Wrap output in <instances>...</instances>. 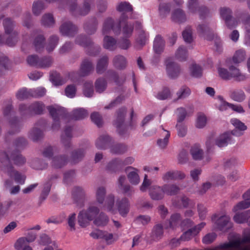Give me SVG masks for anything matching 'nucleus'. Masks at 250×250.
Returning <instances> with one entry per match:
<instances>
[{
    "label": "nucleus",
    "mask_w": 250,
    "mask_h": 250,
    "mask_svg": "<svg viewBox=\"0 0 250 250\" xmlns=\"http://www.w3.org/2000/svg\"><path fill=\"white\" fill-rule=\"evenodd\" d=\"M117 10L123 14L120 17L119 22L114 24L113 20L111 18H107L104 22L103 27V34H106L113 31L115 34H118L120 31L121 25L125 23L127 17L125 14L127 12H131L132 10V6L127 2H122L117 6Z\"/></svg>",
    "instance_id": "f257e3e1"
},
{
    "label": "nucleus",
    "mask_w": 250,
    "mask_h": 250,
    "mask_svg": "<svg viewBox=\"0 0 250 250\" xmlns=\"http://www.w3.org/2000/svg\"><path fill=\"white\" fill-rule=\"evenodd\" d=\"M104 210L115 214L118 210L120 214L123 216H126L129 211L130 203L127 198L124 197L122 199L116 200V206L115 205V197L113 194H109L106 197L104 204L103 205Z\"/></svg>",
    "instance_id": "f03ea898"
},
{
    "label": "nucleus",
    "mask_w": 250,
    "mask_h": 250,
    "mask_svg": "<svg viewBox=\"0 0 250 250\" xmlns=\"http://www.w3.org/2000/svg\"><path fill=\"white\" fill-rule=\"evenodd\" d=\"M10 161L8 155L2 153L0 155V169L10 177H14L15 181L20 184H23L25 177L15 170L10 166Z\"/></svg>",
    "instance_id": "7ed1b4c3"
},
{
    "label": "nucleus",
    "mask_w": 250,
    "mask_h": 250,
    "mask_svg": "<svg viewBox=\"0 0 250 250\" xmlns=\"http://www.w3.org/2000/svg\"><path fill=\"white\" fill-rule=\"evenodd\" d=\"M100 208L94 205H90L86 209L81 211L78 216V222L79 225L86 227L89 222L96 219L100 213Z\"/></svg>",
    "instance_id": "20e7f679"
},
{
    "label": "nucleus",
    "mask_w": 250,
    "mask_h": 250,
    "mask_svg": "<svg viewBox=\"0 0 250 250\" xmlns=\"http://www.w3.org/2000/svg\"><path fill=\"white\" fill-rule=\"evenodd\" d=\"M78 0H71L70 10L75 15L85 16L87 15L95 6V0H83L82 5H78Z\"/></svg>",
    "instance_id": "39448f33"
},
{
    "label": "nucleus",
    "mask_w": 250,
    "mask_h": 250,
    "mask_svg": "<svg viewBox=\"0 0 250 250\" xmlns=\"http://www.w3.org/2000/svg\"><path fill=\"white\" fill-rule=\"evenodd\" d=\"M197 30L200 36L203 37L206 40L210 41L214 39L216 51L219 52L222 51V43L220 39L218 38L217 36L213 34L207 24L203 23L198 25Z\"/></svg>",
    "instance_id": "423d86ee"
},
{
    "label": "nucleus",
    "mask_w": 250,
    "mask_h": 250,
    "mask_svg": "<svg viewBox=\"0 0 250 250\" xmlns=\"http://www.w3.org/2000/svg\"><path fill=\"white\" fill-rule=\"evenodd\" d=\"M5 30V35L3 38L6 39L5 43L9 46L14 45L17 42V33L13 30L15 24L10 19L6 18L3 22Z\"/></svg>",
    "instance_id": "0eeeda50"
},
{
    "label": "nucleus",
    "mask_w": 250,
    "mask_h": 250,
    "mask_svg": "<svg viewBox=\"0 0 250 250\" xmlns=\"http://www.w3.org/2000/svg\"><path fill=\"white\" fill-rule=\"evenodd\" d=\"M47 109L53 120L52 128L53 130H58L60 127V120L64 116V109L57 105L49 106Z\"/></svg>",
    "instance_id": "6e6552de"
},
{
    "label": "nucleus",
    "mask_w": 250,
    "mask_h": 250,
    "mask_svg": "<svg viewBox=\"0 0 250 250\" xmlns=\"http://www.w3.org/2000/svg\"><path fill=\"white\" fill-rule=\"evenodd\" d=\"M26 62L30 66L41 68L50 67L53 62L52 59L49 57L39 59L37 55H35L28 56L26 59Z\"/></svg>",
    "instance_id": "1a4fd4ad"
},
{
    "label": "nucleus",
    "mask_w": 250,
    "mask_h": 250,
    "mask_svg": "<svg viewBox=\"0 0 250 250\" xmlns=\"http://www.w3.org/2000/svg\"><path fill=\"white\" fill-rule=\"evenodd\" d=\"M246 242H250V235L247 236L243 239H236L228 243H225L220 245L221 249L234 248L237 250H250V245L242 247L241 245Z\"/></svg>",
    "instance_id": "9d476101"
},
{
    "label": "nucleus",
    "mask_w": 250,
    "mask_h": 250,
    "mask_svg": "<svg viewBox=\"0 0 250 250\" xmlns=\"http://www.w3.org/2000/svg\"><path fill=\"white\" fill-rule=\"evenodd\" d=\"M135 159L131 156L125 158L124 160L116 158L111 160L107 166V169L110 171H116L118 169L125 165L132 164Z\"/></svg>",
    "instance_id": "9b49d317"
},
{
    "label": "nucleus",
    "mask_w": 250,
    "mask_h": 250,
    "mask_svg": "<svg viewBox=\"0 0 250 250\" xmlns=\"http://www.w3.org/2000/svg\"><path fill=\"white\" fill-rule=\"evenodd\" d=\"M166 69L167 76L172 79L177 77L180 73L179 66L171 59H167L165 61Z\"/></svg>",
    "instance_id": "f8f14e48"
},
{
    "label": "nucleus",
    "mask_w": 250,
    "mask_h": 250,
    "mask_svg": "<svg viewBox=\"0 0 250 250\" xmlns=\"http://www.w3.org/2000/svg\"><path fill=\"white\" fill-rule=\"evenodd\" d=\"M220 15L225 20L227 26L229 28H233L238 25V21L232 18L231 11L229 8L223 7L220 9Z\"/></svg>",
    "instance_id": "ddd939ff"
},
{
    "label": "nucleus",
    "mask_w": 250,
    "mask_h": 250,
    "mask_svg": "<svg viewBox=\"0 0 250 250\" xmlns=\"http://www.w3.org/2000/svg\"><path fill=\"white\" fill-rule=\"evenodd\" d=\"M126 109L125 107L120 108L116 112L115 119L113 121V125L117 128L119 133L122 134L121 129L124 126L125 116Z\"/></svg>",
    "instance_id": "4468645a"
},
{
    "label": "nucleus",
    "mask_w": 250,
    "mask_h": 250,
    "mask_svg": "<svg viewBox=\"0 0 250 250\" xmlns=\"http://www.w3.org/2000/svg\"><path fill=\"white\" fill-rule=\"evenodd\" d=\"M188 11L190 14H198L201 17L203 13H206L208 9L204 6H200L197 0H189L188 3Z\"/></svg>",
    "instance_id": "2eb2a0df"
},
{
    "label": "nucleus",
    "mask_w": 250,
    "mask_h": 250,
    "mask_svg": "<svg viewBox=\"0 0 250 250\" xmlns=\"http://www.w3.org/2000/svg\"><path fill=\"white\" fill-rule=\"evenodd\" d=\"M45 109L44 105L39 102L32 104L30 106H27L25 105H21L19 109L21 111H26L27 112L41 114Z\"/></svg>",
    "instance_id": "dca6fc26"
},
{
    "label": "nucleus",
    "mask_w": 250,
    "mask_h": 250,
    "mask_svg": "<svg viewBox=\"0 0 250 250\" xmlns=\"http://www.w3.org/2000/svg\"><path fill=\"white\" fill-rule=\"evenodd\" d=\"M77 27L70 21H65L60 27L61 33L68 37L73 36L77 32Z\"/></svg>",
    "instance_id": "f3484780"
},
{
    "label": "nucleus",
    "mask_w": 250,
    "mask_h": 250,
    "mask_svg": "<svg viewBox=\"0 0 250 250\" xmlns=\"http://www.w3.org/2000/svg\"><path fill=\"white\" fill-rule=\"evenodd\" d=\"M185 174L179 170H170L165 173L162 179L165 182H168L171 180H181L185 178Z\"/></svg>",
    "instance_id": "a211bd4d"
},
{
    "label": "nucleus",
    "mask_w": 250,
    "mask_h": 250,
    "mask_svg": "<svg viewBox=\"0 0 250 250\" xmlns=\"http://www.w3.org/2000/svg\"><path fill=\"white\" fill-rule=\"evenodd\" d=\"M2 153H6L7 154L9 158L10 166L11 165V160H13L14 164L17 166H21L23 165L25 162V159L17 151H11L8 150L7 151H2L0 153V155Z\"/></svg>",
    "instance_id": "6ab92c4d"
},
{
    "label": "nucleus",
    "mask_w": 250,
    "mask_h": 250,
    "mask_svg": "<svg viewBox=\"0 0 250 250\" xmlns=\"http://www.w3.org/2000/svg\"><path fill=\"white\" fill-rule=\"evenodd\" d=\"M233 141L232 135L230 132H225L216 138L215 144L219 147H222L226 146Z\"/></svg>",
    "instance_id": "aec40b11"
},
{
    "label": "nucleus",
    "mask_w": 250,
    "mask_h": 250,
    "mask_svg": "<svg viewBox=\"0 0 250 250\" xmlns=\"http://www.w3.org/2000/svg\"><path fill=\"white\" fill-rule=\"evenodd\" d=\"M212 220L215 221V224L218 226V229H223L226 227V229H229L231 227L230 223V217L226 215L218 217L216 214L212 217Z\"/></svg>",
    "instance_id": "412c9836"
},
{
    "label": "nucleus",
    "mask_w": 250,
    "mask_h": 250,
    "mask_svg": "<svg viewBox=\"0 0 250 250\" xmlns=\"http://www.w3.org/2000/svg\"><path fill=\"white\" fill-rule=\"evenodd\" d=\"M127 178L129 182L134 185H138L140 181L139 176V170L132 167H128L125 169Z\"/></svg>",
    "instance_id": "4be33fe9"
},
{
    "label": "nucleus",
    "mask_w": 250,
    "mask_h": 250,
    "mask_svg": "<svg viewBox=\"0 0 250 250\" xmlns=\"http://www.w3.org/2000/svg\"><path fill=\"white\" fill-rule=\"evenodd\" d=\"M230 123L235 128L230 132L232 135L241 136L243 134V131L247 129V126L245 124L236 118L232 119Z\"/></svg>",
    "instance_id": "5701e85b"
},
{
    "label": "nucleus",
    "mask_w": 250,
    "mask_h": 250,
    "mask_svg": "<svg viewBox=\"0 0 250 250\" xmlns=\"http://www.w3.org/2000/svg\"><path fill=\"white\" fill-rule=\"evenodd\" d=\"M149 194L152 200H160L164 198L165 192L163 187L152 186L149 189Z\"/></svg>",
    "instance_id": "b1692460"
},
{
    "label": "nucleus",
    "mask_w": 250,
    "mask_h": 250,
    "mask_svg": "<svg viewBox=\"0 0 250 250\" xmlns=\"http://www.w3.org/2000/svg\"><path fill=\"white\" fill-rule=\"evenodd\" d=\"M244 201L239 202L233 208L234 212L239 210L246 209L250 206V189L243 195Z\"/></svg>",
    "instance_id": "393cba45"
},
{
    "label": "nucleus",
    "mask_w": 250,
    "mask_h": 250,
    "mask_svg": "<svg viewBox=\"0 0 250 250\" xmlns=\"http://www.w3.org/2000/svg\"><path fill=\"white\" fill-rule=\"evenodd\" d=\"M165 42L160 35L156 36L153 42V50L157 54H160L164 50Z\"/></svg>",
    "instance_id": "a878e982"
},
{
    "label": "nucleus",
    "mask_w": 250,
    "mask_h": 250,
    "mask_svg": "<svg viewBox=\"0 0 250 250\" xmlns=\"http://www.w3.org/2000/svg\"><path fill=\"white\" fill-rule=\"evenodd\" d=\"M72 137V128L67 127L61 136L62 142L66 148L71 147L70 139Z\"/></svg>",
    "instance_id": "bb28decb"
},
{
    "label": "nucleus",
    "mask_w": 250,
    "mask_h": 250,
    "mask_svg": "<svg viewBox=\"0 0 250 250\" xmlns=\"http://www.w3.org/2000/svg\"><path fill=\"white\" fill-rule=\"evenodd\" d=\"M106 194V190L104 187H98L95 191V198L97 202L99 204H104L106 199V198H105Z\"/></svg>",
    "instance_id": "cd10ccee"
},
{
    "label": "nucleus",
    "mask_w": 250,
    "mask_h": 250,
    "mask_svg": "<svg viewBox=\"0 0 250 250\" xmlns=\"http://www.w3.org/2000/svg\"><path fill=\"white\" fill-rule=\"evenodd\" d=\"M171 20L175 22H183L186 20V15L182 10L177 9L172 13Z\"/></svg>",
    "instance_id": "c85d7f7f"
},
{
    "label": "nucleus",
    "mask_w": 250,
    "mask_h": 250,
    "mask_svg": "<svg viewBox=\"0 0 250 250\" xmlns=\"http://www.w3.org/2000/svg\"><path fill=\"white\" fill-rule=\"evenodd\" d=\"M229 96L233 100L239 103L243 102L246 98L244 91L241 89L230 91Z\"/></svg>",
    "instance_id": "c756f323"
},
{
    "label": "nucleus",
    "mask_w": 250,
    "mask_h": 250,
    "mask_svg": "<svg viewBox=\"0 0 250 250\" xmlns=\"http://www.w3.org/2000/svg\"><path fill=\"white\" fill-rule=\"evenodd\" d=\"M103 46L106 49L113 50L116 47V41L111 37L105 36L103 40Z\"/></svg>",
    "instance_id": "7c9ffc66"
},
{
    "label": "nucleus",
    "mask_w": 250,
    "mask_h": 250,
    "mask_svg": "<svg viewBox=\"0 0 250 250\" xmlns=\"http://www.w3.org/2000/svg\"><path fill=\"white\" fill-rule=\"evenodd\" d=\"M111 141L110 137L107 135L100 136L96 142V146L98 149H105Z\"/></svg>",
    "instance_id": "2f4dec72"
},
{
    "label": "nucleus",
    "mask_w": 250,
    "mask_h": 250,
    "mask_svg": "<svg viewBox=\"0 0 250 250\" xmlns=\"http://www.w3.org/2000/svg\"><path fill=\"white\" fill-rule=\"evenodd\" d=\"M114 66L119 69H124L126 66L125 58L121 55H118L114 57L113 61Z\"/></svg>",
    "instance_id": "473e14b6"
},
{
    "label": "nucleus",
    "mask_w": 250,
    "mask_h": 250,
    "mask_svg": "<svg viewBox=\"0 0 250 250\" xmlns=\"http://www.w3.org/2000/svg\"><path fill=\"white\" fill-rule=\"evenodd\" d=\"M191 93L190 89L187 87L183 86L180 88L176 93L177 97L173 101L176 102L180 99H184L189 96Z\"/></svg>",
    "instance_id": "72a5a7b5"
},
{
    "label": "nucleus",
    "mask_w": 250,
    "mask_h": 250,
    "mask_svg": "<svg viewBox=\"0 0 250 250\" xmlns=\"http://www.w3.org/2000/svg\"><path fill=\"white\" fill-rule=\"evenodd\" d=\"M229 73H230V79L232 78H235L238 81H243L245 79L246 77L242 74L239 69L234 66L229 67Z\"/></svg>",
    "instance_id": "f704fd0d"
},
{
    "label": "nucleus",
    "mask_w": 250,
    "mask_h": 250,
    "mask_svg": "<svg viewBox=\"0 0 250 250\" xmlns=\"http://www.w3.org/2000/svg\"><path fill=\"white\" fill-rule=\"evenodd\" d=\"M93 69L91 62L87 60H84L81 64L80 69L81 75L85 76L88 74Z\"/></svg>",
    "instance_id": "c9c22d12"
},
{
    "label": "nucleus",
    "mask_w": 250,
    "mask_h": 250,
    "mask_svg": "<svg viewBox=\"0 0 250 250\" xmlns=\"http://www.w3.org/2000/svg\"><path fill=\"white\" fill-rule=\"evenodd\" d=\"M246 57V51L244 49H240L237 50L234 53L232 61L235 63H239L243 62Z\"/></svg>",
    "instance_id": "e433bc0d"
},
{
    "label": "nucleus",
    "mask_w": 250,
    "mask_h": 250,
    "mask_svg": "<svg viewBox=\"0 0 250 250\" xmlns=\"http://www.w3.org/2000/svg\"><path fill=\"white\" fill-rule=\"evenodd\" d=\"M158 10L160 17L162 19L165 18L169 14L170 4L167 3H160Z\"/></svg>",
    "instance_id": "4c0bfd02"
},
{
    "label": "nucleus",
    "mask_w": 250,
    "mask_h": 250,
    "mask_svg": "<svg viewBox=\"0 0 250 250\" xmlns=\"http://www.w3.org/2000/svg\"><path fill=\"white\" fill-rule=\"evenodd\" d=\"M42 24L46 27L52 26L55 23V20L53 16L51 13L44 14L41 20Z\"/></svg>",
    "instance_id": "58836bf2"
},
{
    "label": "nucleus",
    "mask_w": 250,
    "mask_h": 250,
    "mask_svg": "<svg viewBox=\"0 0 250 250\" xmlns=\"http://www.w3.org/2000/svg\"><path fill=\"white\" fill-rule=\"evenodd\" d=\"M165 194L168 195H173L177 194L179 191V188L174 184L165 185L163 186Z\"/></svg>",
    "instance_id": "ea45409f"
},
{
    "label": "nucleus",
    "mask_w": 250,
    "mask_h": 250,
    "mask_svg": "<svg viewBox=\"0 0 250 250\" xmlns=\"http://www.w3.org/2000/svg\"><path fill=\"white\" fill-rule=\"evenodd\" d=\"M190 154L193 159L199 160L202 158L203 151L199 146L195 145L191 148Z\"/></svg>",
    "instance_id": "a19ab883"
},
{
    "label": "nucleus",
    "mask_w": 250,
    "mask_h": 250,
    "mask_svg": "<svg viewBox=\"0 0 250 250\" xmlns=\"http://www.w3.org/2000/svg\"><path fill=\"white\" fill-rule=\"evenodd\" d=\"M45 8L44 4L42 1L38 0L34 1L32 5L33 13L35 15L38 16Z\"/></svg>",
    "instance_id": "79ce46f5"
},
{
    "label": "nucleus",
    "mask_w": 250,
    "mask_h": 250,
    "mask_svg": "<svg viewBox=\"0 0 250 250\" xmlns=\"http://www.w3.org/2000/svg\"><path fill=\"white\" fill-rule=\"evenodd\" d=\"M163 129L164 130L163 134L164 136V138L163 139H158L157 141V145L161 148L164 149L167 147L168 144L170 134L168 131L165 130L164 128H163Z\"/></svg>",
    "instance_id": "37998d69"
},
{
    "label": "nucleus",
    "mask_w": 250,
    "mask_h": 250,
    "mask_svg": "<svg viewBox=\"0 0 250 250\" xmlns=\"http://www.w3.org/2000/svg\"><path fill=\"white\" fill-rule=\"evenodd\" d=\"M101 238L104 239L107 244H111L118 239V237L112 233L101 230Z\"/></svg>",
    "instance_id": "c03bdc74"
},
{
    "label": "nucleus",
    "mask_w": 250,
    "mask_h": 250,
    "mask_svg": "<svg viewBox=\"0 0 250 250\" xmlns=\"http://www.w3.org/2000/svg\"><path fill=\"white\" fill-rule=\"evenodd\" d=\"M108 60L106 56H104L99 60L96 68L98 73L101 74L104 72L107 65Z\"/></svg>",
    "instance_id": "a18cd8bd"
},
{
    "label": "nucleus",
    "mask_w": 250,
    "mask_h": 250,
    "mask_svg": "<svg viewBox=\"0 0 250 250\" xmlns=\"http://www.w3.org/2000/svg\"><path fill=\"white\" fill-rule=\"evenodd\" d=\"M108 222V218L104 213L101 212L94 220V223L98 226L106 225Z\"/></svg>",
    "instance_id": "49530a36"
},
{
    "label": "nucleus",
    "mask_w": 250,
    "mask_h": 250,
    "mask_svg": "<svg viewBox=\"0 0 250 250\" xmlns=\"http://www.w3.org/2000/svg\"><path fill=\"white\" fill-rule=\"evenodd\" d=\"M127 146L123 144H116L110 148L111 153L115 154H122L127 151Z\"/></svg>",
    "instance_id": "de8ad7c7"
},
{
    "label": "nucleus",
    "mask_w": 250,
    "mask_h": 250,
    "mask_svg": "<svg viewBox=\"0 0 250 250\" xmlns=\"http://www.w3.org/2000/svg\"><path fill=\"white\" fill-rule=\"evenodd\" d=\"M155 97L159 100H164L171 97V93L169 88H164L162 90L158 92Z\"/></svg>",
    "instance_id": "09e8293b"
},
{
    "label": "nucleus",
    "mask_w": 250,
    "mask_h": 250,
    "mask_svg": "<svg viewBox=\"0 0 250 250\" xmlns=\"http://www.w3.org/2000/svg\"><path fill=\"white\" fill-rule=\"evenodd\" d=\"M59 42V38L56 35L51 36L46 46V50L48 52H51L56 47Z\"/></svg>",
    "instance_id": "8fccbe9b"
},
{
    "label": "nucleus",
    "mask_w": 250,
    "mask_h": 250,
    "mask_svg": "<svg viewBox=\"0 0 250 250\" xmlns=\"http://www.w3.org/2000/svg\"><path fill=\"white\" fill-rule=\"evenodd\" d=\"M44 40V37L42 35L36 37L33 43L37 51H41L43 49Z\"/></svg>",
    "instance_id": "3c124183"
},
{
    "label": "nucleus",
    "mask_w": 250,
    "mask_h": 250,
    "mask_svg": "<svg viewBox=\"0 0 250 250\" xmlns=\"http://www.w3.org/2000/svg\"><path fill=\"white\" fill-rule=\"evenodd\" d=\"M16 97L20 100H23L25 99L32 97V92L31 89L22 88L18 91Z\"/></svg>",
    "instance_id": "603ef678"
},
{
    "label": "nucleus",
    "mask_w": 250,
    "mask_h": 250,
    "mask_svg": "<svg viewBox=\"0 0 250 250\" xmlns=\"http://www.w3.org/2000/svg\"><path fill=\"white\" fill-rule=\"evenodd\" d=\"M250 213L249 211L242 212L240 214H236L233 217V219L237 223H243L248 220Z\"/></svg>",
    "instance_id": "864d4df0"
},
{
    "label": "nucleus",
    "mask_w": 250,
    "mask_h": 250,
    "mask_svg": "<svg viewBox=\"0 0 250 250\" xmlns=\"http://www.w3.org/2000/svg\"><path fill=\"white\" fill-rule=\"evenodd\" d=\"M188 56L187 50L183 46H180L175 53V57L180 61H185Z\"/></svg>",
    "instance_id": "5fc2aeb1"
},
{
    "label": "nucleus",
    "mask_w": 250,
    "mask_h": 250,
    "mask_svg": "<svg viewBox=\"0 0 250 250\" xmlns=\"http://www.w3.org/2000/svg\"><path fill=\"white\" fill-rule=\"evenodd\" d=\"M88 115L87 111L82 108H77L73 110V116L76 120H81Z\"/></svg>",
    "instance_id": "6e6d98bb"
},
{
    "label": "nucleus",
    "mask_w": 250,
    "mask_h": 250,
    "mask_svg": "<svg viewBox=\"0 0 250 250\" xmlns=\"http://www.w3.org/2000/svg\"><path fill=\"white\" fill-rule=\"evenodd\" d=\"M207 124V118L206 116L202 113H199L197 116L195 122V126L198 128L204 127Z\"/></svg>",
    "instance_id": "4d7b16f0"
},
{
    "label": "nucleus",
    "mask_w": 250,
    "mask_h": 250,
    "mask_svg": "<svg viewBox=\"0 0 250 250\" xmlns=\"http://www.w3.org/2000/svg\"><path fill=\"white\" fill-rule=\"evenodd\" d=\"M95 85L96 91L102 93L106 87V82L104 78L98 79L96 80Z\"/></svg>",
    "instance_id": "13d9d810"
},
{
    "label": "nucleus",
    "mask_w": 250,
    "mask_h": 250,
    "mask_svg": "<svg viewBox=\"0 0 250 250\" xmlns=\"http://www.w3.org/2000/svg\"><path fill=\"white\" fill-rule=\"evenodd\" d=\"M163 234V229L161 225L157 224L154 227L152 231V236L154 239L160 238Z\"/></svg>",
    "instance_id": "bf43d9fd"
},
{
    "label": "nucleus",
    "mask_w": 250,
    "mask_h": 250,
    "mask_svg": "<svg viewBox=\"0 0 250 250\" xmlns=\"http://www.w3.org/2000/svg\"><path fill=\"white\" fill-rule=\"evenodd\" d=\"M202 68L196 63H192L190 67V73L195 77H198L202 75Z\"/></svg>",
    "instance_id": "052dcab7"
},
{
    "label": "nucleus",
    "mask_w": 250,
    "mask_h": 250,
    "mask_svg": "<svg viewBox=\"0 0 250 250\" xmlns=\"http://www.w3.org/2000/svg\"><path fill=\"white\" fill-rule=\"evenodd\" d=\"M66 160L65 158L62 156L53 158L52 161V165L56 168L61 167L65 164Z\"/></svg>",
    "instance_id": "680f3d73"
},
{
    "label": "nucleus",
    "mask_w": 250,
    "mask_h": 250,
    "mask_svg": "<svg viewBox=\"0 0 250 250\" xmlns=\"http://www.w3.org/2000/svg\"><path fill=\"white\" fill-rule=\"evenodd\" d=\"M181 216L178 213L172 214L169 219V227L172 229L178 226L180 222Z\"/></svg>",
    "instance_id": "e2e57ef3"
},
{
    "label": "nucleus",
    "mask_w": 250,
    "mask_h": 250,
    "mask_svg": "<svg viewBox=\"0 0 250 250\" xmlns=\"http://www.w3.org/2000/svg\"><path fill=\"white\" fill-rule=\"evenodd\" d=\"M85 151L83 149H78L73 151L71 155L73 162L75 163L81 160L84 156Z\"/></svg>",
    "instance_id": "0e129e2a"
},
{
    "label": "nucleus",
    "mask_w": 250,
    "mask_h": 250,
    "mask_svg": "<svg viewBox=\"0 0 250 250\" xmlns=\"http://www.w3.org/2000/svg\"><path fill=\"white\" fill-rule=\"evenodd\" d=\"M93 84L92 82H87L84 84L83 94L87 97H90L93 94Z\"/></svg>",
    "instance_id": "69168bd1"
},
{
    "label": "nucleus",
    "mask_w": 250,
    "mask_h": 250,
    "mask_svg": "<svg viewBox=\"0 0 250 250\" xmlns=\"http://www.w3.org/2000/svg\"><path fill=\"white\" fill-rule=\"evenodd\" d=\"M175 113L177 117V122L179 123H182L187 115L186 109L182 107L178 108L175 111Z\"/></svg>",
    "instance_id": "338daca9"
},
{
    "label": "nucleus",
    "mask_w": 250,
    "mask_h": 250,
    "mask_svg": "<svg viewBox=\"0 0 250 250\" xmlns=\"http://www.w3.org/2000/svg\"><path fill=\"white\" fill-rule=\"evenodd\" d=\"M182 36L187 42H191L193 41L192 32L190 27H187L183 32Z\"/></svg>",
    "instance_id": "774afa93"
}]
</instances>
